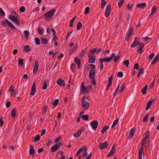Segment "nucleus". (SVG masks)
Segmentation results:
<instances>
[{"mask_svg":"<svg viewBox=\"0 0 159 159\" xmlns=\"http://www.w3.org/2000/svg\"><path fill=\"white\" fill-rule=\"evenodd\" d=\"M18 16H14L12 15H9L8 16L9 19L17 25H19L20 22L18 18Z\"/></svg>","mask_w":159,"mask_h":159,"instance_id":"f257e3e1","label":"nucleus"},{"mask_svg":"<svg viewBox=\"0 0 159 159\" xmlns=\"http://www.w3.org/2000/svg\"><path fill=\"white\" fill-rule=\"evenodd\" d=\"M86 98L85 96L83 97L82 100V107L85 110L87 109L89 106V103L85 100Z\"/></svg>","mask_w":159,"mask_h":159,"instance_id":"f03ea898","label":"nucleus"},{"mask_svg":"<svg viewBox=\"0 0 159 159\" xmlns=\"http://www.w3.org/2000/svg\"><path fill=\"white\" fill-rule=\"evenodd\" d=\"M56 10L52 9L49 11L47 12L44 14V16L48 19L49 18L52 17L54 13Z\"/></svg>","mask_w":159,"mask_h":159,"instance_id":"7ed1b4c3","label":"nucleus"},{"mask_svg":"<svg viewBox=\"0 0 159 159\" xmlns=\"http://www.w3.org/2000/svg\"><path fill=\"white\" fill-rule=\"evenodd\" d=\"M120 85L118 86L115 90V93L114 94L113 97H115L116 95V94H117V92L119 91V92L120 93H122L124 90V89L125 88V84L123 83L120 86V91H119V89L120 87Z\"/></svg>","mask_w":159,"mask_h":159,"instance_id":"20e7f679","label":"nucleus"},{"mask_svg":"<svg viewBox=\"0 0 159 159\" xmlns=\"http://www.w3.org/2000/svg\"><path fill=\"white\" fill-rule=\"evenodd\" d=\"M133 31L132 28L130 27L129 28L126 34L125 38L126 40L128 41L129 40L130 37L131 36L132 33H133Z\"/></svg>","mask_w":159,"mask_h":159,"instance_id":"39448f33","label":"nucleus"},{"mask_svg":"<svg viewBox=\"0 0 159 159\" xmlns=\"http://www.w3.org/2000/svg\"><path fill=\"white\" fill-rule=\"evenodd\" d=\"M89 62L90 63H94L95 61V57L93 54L89 53L88 55Z\"/></svg>","mask_w":159,"mask_h":159,"instance_id":"423d86ee","label":"nucleus"},{"mask_svg":"<svg viewBox=\"0 0 159 159\" xmlns=\"http://www.w3.org/2000/svg\"><path fill=\"white\" fill-rule=\"evenodd\" d=\"M98 125V122L96 120H94L92 121L90 123V125L93 129L94 130L96 129L97 126Z\"/></svg>","mask_w":159,"mask_h":159,"instance_id":"0eeeda50","label":"nucleus"},{"mask_svg":"<svg viewBox=\"0 0 159 159\" xmlns=\"http://www.w3.org/2000/svg\"><path fill=\"white\" fill-rule=\"evenodd\" d=\"M108 144L107 142H105L103 143H101L100 144L99 147L100 149H105L107 147Z\"/></svg>","mask_w":159,"mask_h":159,"instance_id":"6e6552de","label":"nucleus"},{"mask_svg":"<svg viewBox=\"0 0 159 159\" xmlns=\"http://www.w3.org/2000/svg\"><path fill=\"white\" fill-rule=\"evenodd\" d=\"M57 84L60 86L63 87L65 85V83L64 80L61 78L58 79L57 81Z\"/></svg>","mask_w":159,"mask_h":159,"instance_id":"1a4fd4ad","label":"nucleus"},{"mask_svg":"<svg viewBox=\"0 0 159 159\" xmlns=\"http://www.w3.org/2000/svg\"><path fill=\"white\" fill-rule=\"evenodd\" d=\"M139 47L138 49V51L140 54H142L143 52V48L144 47L145 45L142 43H140L139 44Z\"/></svg>","mask_w":159,"mask_h":159,"instance_id":"9d476101","label":"nucleus"},{"mask_svg":"<svg viewBox=\"0 0 159 159\" xmlns=\"http://www.w3.org/2000/svg\"><path fill=\"white\" fill-rule=\"evenodd\" d=\"M135 132V130L134 128H132L129 132V134L127 135V137L129 139H131L134 135Z\"/></svg>","mask_w":159,"mask_h":159,"instance_id":"9b49d317","label":"nucleus"},{"mask_svg":"<svg viewBox=\"0 0 159 159\" xmlns=\"http://www.w3.org/2000/svg\"><path fill=\"white\" fill-rule=\"evenodd\" d=\"M84 130V129H82L78 131L76 133H75L74 134V136L75 138L79 137L82 133Z\"/></svg>","mask_w":159,"mask_h":159,"instance_id":"f8f14e48","label":"nucleus"},{"mask_svg":"<svg viewBox=\"0 0 159 159\" xmlns=\"http://www.w3.org/2000/svg\"><path fill=\"white\" fill-rule=\"evenodd\" d=\"M39 67V64L38 61L37 60L35 61V64L33 70V72L34 74H35L38 70Z\"/></svg>","mask_w":159,"mask_h":159,"instance_id":"ddd939ff","label":"nucleus"},{"mask_svg":"<svg viewBox=\"0 0 159 159\" xmlns=\"http://www.w3.org/2000/svg\"><path fill=\"white\" fill-rule=\"evenodd\" d=\"M36 86H35V83L34 82L32 85L31 88V90L30 93V95H34L36 92Z\"/></svg>","mask_w":159,"mask_h":159,"instance_id":"4468645a","label":"nucleus"},{"mask_svg":"<svg viewBox=\"0 0 159 159\" xmlns=\"http://www.w3.org/2000/svg\"><path fill=\"white\" fill-rule=\"evenodd\" d=\"M139 38L137 37L135 38L133 43L131 46V48H134L139 43V42L137 40Z\"/></svg>","mask_w":159,"mask_h":159,"instance_id":"2eb2a0df","label":"nucleus"},{"mask_svg":"<svg viewBox=\"0 0 159 159\" xmlns=\"http://www.w3.org/2000/svg\"><path fill=\"white\" fill-rule=\"evenodd\" d=\"M116 148V145L115 144H114L113 145L111 150L110 151V156H112L115 152Z\"/></svg>","mask_w":159,"mask_h":159,"instance_id":"dca6fc26","label":"nucleus"},{"mask_svg":"<svg viewBox=\"0 0 159 159\" xmlns=\"http://www.w3.org/2000/svg\"><path fill=\"white\" fill-rule=\"evenodd\" d=\"M158 61H159V53L157 54L156 56L154 58L152 61L151 63V65H152L155 64Z\"/></svg>","mask_w":159,"mask_h":159,"instance_id":"f3484780","label":"nucleus"},{"mask_svg":"<svg viewBox=\"0 0 159 159\" xmlns=\"http://www.w3.org/2000/svg\"><path fill=\"white\" fill-rule=\"evenodd\" d=\"M143 147L141 146L139 148V159H142V155L143 156Z\"/></svg>","mask_w":159,"mask_h":159,"instance_id":"a211bd4d","label":"nucleus"},{"mask_svg":"<svg viewBox=\"0 0 159 159\" xmlns=\"http://www.w3.org/2000/svg\"><path fill=\"white\" fill-rule=\"evenodd\" d=\"M87 149L85 147H82L78 151L76 154L75 156L78 155L80 153L83 151H84V152L86 151Z\"/></svg>","mask_w":159,"mask_h":159,"instance_id":"6ab92c4d","label":"nucleus"},{"mask_svg":"<svg viewBox=\"0 0 159 159\" xmlns=\"http://www.w3.org/2000/svg\"><path fill=\"white\" fill-rule=\"evenodd\" d=\"M17 112V110L15 108H14L11 111V117L14 118L15 117L16 115Z\"/></svg>","mask_w":159,"mask_h":159,"instance_id":"aec40b11","label":"nucleus"},{"mask_svg":"<svg viewBox=\"0 0 159 159\" xmlns=\"http://www.w3.org/2000/svg\"><path fill=\"white\" fill-rule=\"evenodd\" d=\"M105 15L106 17H107L109 16V5H107V7Z\"/></svg>","mask_w":159,"mask_h":159,"instance_id":"412c9836","label":"nucleus"},{"mask_svg":"<svg viewBox=\"0 0 159 159\" xmlns=\"http://www.w3.org/2000/svg\"><path fill=\"white\" fill-rule=\"evenodd\" d=\"M75 62L77 65V68L79 69L80 67V62L81 60L80 59H78L77 57H75L74 60Z\"/></svg>","mask_w":159,"mask_h":159,"instance_id":"4be33fe9","label":"nucleus"},{"mask_svg":"<svg viewBox=\"0 0 159 159\" xmlns=\"http://www.w3.org/2000/svg\"><path fill=\"white\" fill-rule=\"evenodd\" d=\"M95 75V72L93 70H91L89 73V75L91 79H93L94 78Z\"/></svg>","mask_w":159,"mask_h":159,"instance_id":"5701e85b","label":"nucleus"},{"mask_svg":"<svg viewBox=\"0 0 159 159\" xmlns=\"http://www.w3.org/2000/svg\"><path fill=\"white\" fill-rule=\"evenodd\" d=\"M30 154L31 155H33L34 153L35 152V150L34 147L33 145H30Z\"/></svg>","mask_w":159,"mask_h":159,"instance_id":"b1692460","label":"nucleus"},{"mask_svg":"<svg viewBox=\"0 0 159 159\" xmlns=\"http://www.w3.org/2000/svg\"><path fill=\"white\" fill-rule=\"evenodd\" d=\"M92 89V86L91 85H89L86 89V90L85 92L86 93H90L91 90Z\"/></svg>","mask_w":159,"mask_h":159,"instance_id":"393cba45","label":"nucleus"},{"mask_svg":"<svg viewBox=\"0 0 159 159\" xmlns=\"http://www.w3.org/2000/svg\"><path fill=\"white\" fill-rule=\"evenodd\" d=\"M31 50L30 46L29 45H26L24 46L23 51L26 52H28L30 51Z\"/></svg>","mask_w":159,"mask_h":159,"instance_id":"a878e982","label":"nucleus"},{"mask_svg":"<svg viewBox=\"0 0 159 159\" xmlns=\"http://www.w3.org/2000/svg\"><path fill=\"white\" fill-rule=\"evenodd\" d=\"M57 146V145L55 144L54 145L52 146L51 148V150L52 152H54L55 151L57 150L58 149Z\"/></svg>","mask_w":159,"mask_h":159,"instance_id":"bb28decb","label":"nucleus"},{"mask_svg":"<svg viewBox=\"0 0 159 159\" xmlns=\"http://www.w3.org/2000/svg\"><path fill=\"white\" fill-rule=\"evenodd\" d=\"M100 61L103 63L108 62L109 61V57L102 58L100 59Z\"/></svg>","mask_w":159,"mask_h":159,"instance_id":"cd10ccee","label":"nucleus"},{"mask_svg":"<svg viewBox=\"0 0 159 159\" xmlns=\"http://www.w3.org/2000/svg\"><path fill=\"white\" fill-rule=\"evenodd\" d=\"M41 43L43 44H46L48 43V40L45 38H41Z\"/></svg>","mask_w":159,"mask_h":159,"instance_id":"c85d7f7f","label":"nucleus"},{"mask_svg":"<svg viewBox=\"0 0 159 159\" xmlns=\"http://www.w3.org/2000/svg\"><path fill=\"white\" fill-rule=\"evenodd\" d=\"M153 102V100H151L149 102L147 103V106H146V110H148V109L150 108V107H151L152 103Z\"/></svg>","mask_w":159,"mask_h":159,"instance_id":"c756f323","label":"nucleus"},{"mask_svg":"<svg viewBox=\"0 0 159 159\" xmlns=\"http://www.w3.org/2000/svg\"><path fill=\"white\" fill-rule=\"evenodd\" d=\"M148 86V85H145L144 87L143 88L141 89V92L143 94H145L146 93Z\"/></svg>","mask_w":159,"mask_h":159,"instance_id":"7c9ffc66","label":"nucleus"},{"mask_svg":"<svg viewBox=\"0 0 159 159\" xmlns=\"http://www.w3.org/2000/svg\"><path fill=\"white\" fill-rule=\"evenodd\" d=\"M86 88L84 84V82H83L81 85V91L82 92H85Z\"/></svg>","mask_w":159,"mask_h":159,"instance_id":"2f4dec72","label":"nucleus"},{"mask_svg":"<svg viewBox=\"0 0 159 159\" xmlns=\"http://www.w3.org/2000/svg\"><path fill=\"white\" fill-rule=\"evenodd\" d=\"M85 53V51L83 50L82 52L79 53L78 56L80 58H82L84 57Z\"/></svg>","mask_w":159,"mask_h":159,"instance_id":"473e14b6","label":"nucleus"},{"mask_svg":"<svg viewBox=\"0 0 159 159\" xmlns=\"http://www.w3.org/2000/svg\"><path fill=\"white\" fill-rule=\"evenodd\" d=\"M119 120V119H117L114 120V121L113 122L112 125L111 126V127L112 128H113L118 123Z\"/></svg>","mask_w":159,"mask_h":159,"instance_id":"72a5a7b5","label":"nucleus"},{"mask_svg":"<svg viewBox=\"0 0 159 159\" xmlns=\"http://www.w3.org/2000/svg\"><path fill=\"white\" fill-rule=\"evenodd\" d=\"M40 139V137L39 135L38 134L36 136L34 137V139H33V142H36L39 141Z\"/></svg>","mask_w":159,"mask_h":159,"instance_id":"f704fd0d","label":"nucleus"},{"mask_svg":"<svg viewBox=\"0 0 159 159\" xmlns=\"http://www.w3.org/2000/svg\"><path fill=\"white\" fill-rule=\"evenodd\" d=\"M48 106L45 105L43 107V110L42 112V115H45L48 109Z\"/></svg>","mask_w":159,"mask_h":159,"instance_id":"c9c22d12","label":"nucleus"},{"mask_svg":"<svg viewBox=\"0 0 159 159\" xmlns=\"http://www.w3.org/2000/svg\"><path fill=\"white\" fill-rule=\"evenodd\" d=\"M146 6V4L145 3H143L140 4H138L137 5V7H139L141 8H144V7Z\"/></svg>","mask_w":159,"mask_h":159,"instance_id":"e433bc0d","label":"nucleus"},{"mask_svg":"<svg viewBox=\"0 0 159 159\" xmlns=\"http://www.w3.org/2000/svg\"><path fill=\"white\" fill-rule=\"evenodd\" d=\"M109 126H105L103 127V129L101 130V132L103 134L108 129Z\"/></svg>","mask_w":159,"mask_h":159,"instance_id":"4c0bfd02","label":"nucleus"},{"mask_svg":"<svg viewBox=\"0 0 159 159\" xmlns=\"http://www.w3.org/2000/svg\"><path fill=\"white\" fill-rule=\"evenodd\" d=\"M101 6L102 8H103L105 5L106 4V2L105 0H101Z\"/></svg>","mask_w":159,"mask_h":159,"instance_id":"58836bf2","label":"nucleus"},{"mask_svg":"<svg viewBox=\"0 0 159 159\" xmlns=\"http://www.w3.org/2000/svg\"><path fill=\"white\" fill-rule=\"evenodd\" d=\"M133 7V5L132 4H131L130 5L129 3H128L127 4L126 8L128 10H130Z\"/></svg>","mask_w":159,"mask_h":159,"instance_id":"ea45409f","label":"nucleus"},{"mask_svg":"<svg viewBox=\"0 0 159 159\" xmlns=\"http://www.w3.org/2000/svg\"><path fill=\"white\" fill-rule=\"evenodd\" d=\"M129 63V61L128 60H126L123 62L124 65L126 66L127 67L128 66Z\"/></svg>","mask_w":159,"mask_h":159,"instance_id":"a19ab883","label":"nucleus"},{"mask_svg":"<svg viewBox=\"0 0 159 159\" xmlns=\"http://www.w3.org/2000/svg\"><path fill=\"white\" fill-rule=\"evenodd\" d=\"M82 26V24L81 22H79L78 23L77 28L78 30H79L81 28Z\"/></svg>","mask_w":159,"mask_h":159,"instance_id":"79ce46f5","label":"nucleus"},{"mask_svg":"<svg viewBox=\"0 0 159 159\" xmlns=\"http://www.w3.org/2000/svg\"><path fill=\"white\" fill-rule=\"evenodd\" d=\"M25 7L24 6H21L19 9L20 11L23 13L25 11Z\"/></svg>","mask_w":159,"mask_h":159,"instance_id":"37998d69","label":"nucleus"},{"mask_svg":"<svg viewBox=\"0 0 159 159\" xmlns=\"http://www.w3.org/2000/svg\"><path fill=\"white\" fill-rule=\"evenodd\" d=\"M148 114H147L144 117L143 119V122H147L148 120Z\"/></svg>","mask_w":159,"mask_h":159,"instance_id":"c03bdc74","label":"nucleus"},{"mask_svg":"<svg viewBox=\"0 0 159 159\" xmlns=\"http://www.w3.org/2000/svg\"><path fill=\"white\" fill-rule=\"evenodd\" d=\"M59 102V100L58 99H56L52 103V105L54 106H57V105Z\"/></svg>","mask_w":159,"mask_h":159,"instance_id":"a18cd8bd","label":"nucleus"},{"mask_svg":"<svg viewBox=\"0 0 159 159\" xmlns=\"http://www.w3.org/2000/svg\"><path fill=\"white\" fill-rule=\"evenodd\" d=\"M38 31L39 33L40 34H42L43 33L44 30L43 29H41V28L40 27Z\"/></svg>","mask_w":159,"mask_h":159,"instance_id":"49530a36","label":"nucleus"},{"mask_svg":"<svg viewBox=\"0 0 159 159\" xmlns=\"http://www.w3.org/2000/svg\"><path fill=\"white\" fill-rule=\"evenodd\" d=\"M97 51V49L96 48L92 49L90 51V53L91 54H93V53Z\"/></svg>","mask_w":159,"mask_h":159,"instance_id":"de8ad7c7","label":"nucleus"},{"mask_svg":"<svg viewBox=\"0 0 159 159\" xmlns=\"http://www.w3.org/2000/svg\"><path fill=\"white\" fill-rule=\"evenodd\" d=\"M47 88V84L46 81H44L43 84V85L42 87V89H45Z\"/></svg>","mask_w":159,"mask_h":159,"instance_id":"09e8293b","label":"nucleus"},{"mask_svg":"<svg viewBox=\"0 0 159 159\" xmlns=\"http://www.w3.org/2000/svg\"><path fill=\"white\" fill-rule=\"evenodd\" d=\"M24 34L26 38H27L29 36V32L27 30H25Z\"/></svg>","mask_w":159,"mask_h":159,"instance_id":"8fccbe9b","label":"nucleus"},{"mask_svg":"<svg viewBox=\"0 0 159 159\" xmlns=\"http://www.w3.org/2000/svg\"><path fill=\"white\" fill-rule=\"evenodd\" d=\"M125 0H121L118 3V5L119 8H120L122 6Z\"/></svg>","mask_w":159,"mask_h":159,"instance_id":"3c124183","label":"nucleus"},{"mask_svg":"<svg viewBox=\"0 0 159 159\" xmlns=\"http://www.w3.org/2000/svg\"><path fill=\"white\" fill-rule=\"evenodd\" d=\"M120 58L119 56H117L114 57L113 59L114 61L115 62H116L118 61Z\"/></svg>","mask_w":159,"mask_h":159,"instance_id":"603ef678","label":"nucleus"},{"mask_svg":"<svg viewBox=\"0 0 159 159\" xmlns=\"http://www.w3.org/2000/svg\"><path fill=\"white\" fill-rule=\"evenodd\" d=\"M82 118L85 120H88L89 116L88 115H83L82 116Z\"/></svg>","mask_w":159,"mask_h":159,"instance_id":"864d4df0","label":"nucleus"},{"mask_svg":"<svg viewBox=\"0 0 159 159\" xmlns=\"http://www.w3.org/2000/svg\"><path fill=\"white\" fill-rule=\"evenodd\" d=\"M35 43L37 45H39L40 43V40L38 38H35Z\"/></svg>","mask_w":159,"mask_h":159,"instance_id":"5fc2aeb1","label":"nucleus"},{"mask_svg":"<svg viewBox=\"0 0 159 159\" xmlns=\"http://www.w3.org/2000/svg\"><path fill=\"white\" fill-rule=\"evenodd\" d=\"M77 48V45H75V46L73 47V49H71L70 50V52H74V51H75L76 48Z\"/></svg>","mask_w":159,"mask_h":159,"instance_id":"6e6d98bb","label":"nucleus"},{"mask_svg":"<svg viewBox=\"0 0 159 159\" xmlns=\"http://www.w3.org/2000/svg\"><path fill=\"white\" fill-rule=\"evenodd\" d=\"M75 67H76V66H75V64L74 63H72L71 65V70L72 71V72H74V69L75 68Z\"/></svg>","mask_w":159,"mask_h":159,"instance_id":"4d7b16f0","label":"nucleus"},{"mask_svg":"<svg viewBox=\"0 0 159 159\" xmlns=\"http://www.w3.org/2000/svg\"><path fill=\"white\" fill-rule=\"evenodd\" d=\"M7 24L9 25L11 28L15 29V27L9 21Z\"/></svg>","mask_w":159,"mask_h":159,"instance_id":"13d9d810","label":"nucleus"},{"mask_svg":"<svg viewBox=\"0 0 159 159\" xmlns=\"http://www.w3.org/2000/svg\"><path fill=\"white\" fill-rule=\"evenodd\" d=\"M0 13L1 14V15H0V16H5V13L2 10V9L1 8H0Z\"/></svg>","mask_w":159,"mask_h":159,"instance_id":"bf43d9fd","label":"nucleus"},{"mask_svg":"<svg viewBox=\"0 0 159 159\" xmlns=\"http://www.w3.org/2000/svg\"><path fill=\"white\" fill-rule=\"evenodd\" d=\"M144 40L147 43L149 42L151 40V39L150 38L145 37L144 38Z\"/></svg>","mask_w":159,"mask_h":159,"instance_id":"052dcab7","label":"nucleus"},{"mask_svg":"<svg viewBox=\"0 0 159 159\" xmlns=\"http://www.w3.org/2000/svg\"><path fill=\"white\" fill-rule=\"evenodd\" d=\"M23 60L19 58L18 59V64L20 65H22L23 64Z\"/></svg>","mask_w":159,"mask_h":159,"instance_id":"680f3d73","label":"nucleus"},{"mask_svg":"<svg viewBox=\"0 0 159 159\" xmlns=\"http://www.w3.org/2000/svg\"><path fill=\"white\" fill-rule=\"evenodd\" d=\"M4 124V121L3 120V118L1 117L0 119V126L2 127Z\"/></svg>","mask_w":159,"mask_h":159,"instance_id":"e2e57ef3","label":"nucleus"},{"mask_svg":"<svg viewBox=\"0 0 159 159\" xmlns=\"http://www.w3.org/2000/svg\"><path fill=\"white\" fill-rule=\"evenodd\" d=\"M139 64L137 63L135 64L134 65V69L138 70L139 69Z\"/></svg>","mask_w":159,"mask_h":159,"instance_id":"0e129e2a","label":"nucleus"},{"mask_svg":"<svg viewBox=\"0 0 159 159\" xmlns=\"http://www.w3.org/2000/svg\"><path fill=\"white\" fill-rule=\"evenodd\" d=\"M89 7H87L85 10V15L88 14V13L89 11Z\"/></svg>","mask_w":159,"mask_h":159,"instance_id":"69168bd1","label":"nucleus"},{"mask_svg":"<svg viewBox=\"0 0 159 159\" xmlns=\"http://www.w3.org/2000/svg\"><path fill=\"white\" fill-rule=\"evenodd\" d=\"M146 135L145 136V138H149L150 136L149 132V131H147L145 132Z\"/></svg>","mask_w":159,"mask_h":159,"instance_id":"338daca9","label":"nucleus"},{"mask_svg":"<svg viewBox=\"0 0 159 159\" xmlns=\"http://www.w3.org/2000/svg\"><path fill=\"white\" fill-rule=\"evenodd\" d=\"M155 56V54L154 53H152L150 54L149 56L148 59L149 60H151L152 59V58L154 57Z\"/></svg>","mask_w":159,"mask_h":159,"instance_id":"774afa93","label":"nucleus"}]
</instances>
